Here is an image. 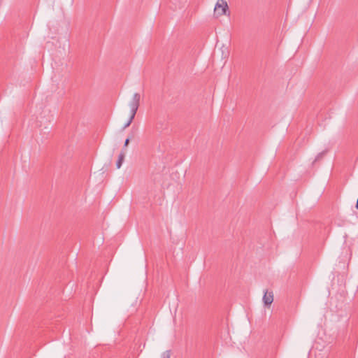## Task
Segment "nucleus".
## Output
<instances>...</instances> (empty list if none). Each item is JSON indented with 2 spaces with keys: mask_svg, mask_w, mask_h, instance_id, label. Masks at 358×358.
<instances>
[{
  "mask_svg": "<svg viewBox=\"0 0 358 358\" xmlns=\"http://www.w3.org/2000/svg\"><path fill=\"white\" fill-rule=\"evenodd\" d=\"M134 117H135V116L131 115H130L129 119L126 122V124L124 125L123 129H126L127 127H128L131 124V122L134 120Z\"/></svg>",
  "mask_w": 358,
  "mask_h": 358,
  "instance_id": "obj_6",
  "label": "nucleus"
},
{
  "mask_svg": "<svg viewBox=\"0 0 358 358\" xmlns=\"http://www.w3.org/2000/svg\"><path fill=\"white\" fill-rule=\"evenodd\" d=\"M141 94L139 93H134L132 100L129 103L130 113L131 115L135 116L140 106Z\"/></svg>",
  "mask_w": 358,
  "mask_h": 358,
  "instance_id": "obj_1",
  "label": "nucleus"
},
{
  "mask_svg": "<svg viewBox=\"0 0 358 358\" xmlns=\"http://www.w3.org/2000/svg\"><path fill=\"white\" fill-rule=\"evenodd\" d=\"M215 13L219 15H226L227 11L229 10L227 3L224 0H217L215 8Z\"/></svg>",
  "mask_w": 358,
  "mask_h": 358,
  "instance_id": "obj_2",
  "label": "nucleus"
},
{
  "mask_svg": "<svg viewBox=\"0 0 358 358\" xmlns=\"http://www.w3.org/2000/svg\"><path fill=\"white\" fill-rule=\"evenodd\" d=\"M125 157V152L124 150H122V152L120 153L118 156V159L116 162V167L117 169H120L122 164V162Z\"/></svg>",
  "mask_w": 358,
  "mask_h": 358,
  "instance_id": "obj_4",
  "label": "nucleus"
},
{
  "mask_svg": "<svg viewBox=\"0 0 358 358\" xmlns=\"http://www.w3.org/2000/svg\"><path fill=\"white\" fill-rule=\"evenodd\" d=\"M129 141H130V138H126L125 141H124V146H123V149L122 150L124 151L125 148L127 147V145H129Z\"/></svg>",
  "mask_w": 358,
  "mask_h": 358,
  "instance_id": "obj_8",
  "label": "nucleus"
},
{
  "mask_svg": "<svg viewBox=\"0 0 358 358\" xmlns=\"http://www.w3.org/2000/svg\"><path fill=\"white\" fill-rule=\"evenodd\" d=\"M263 302L266 306H269L273 301V293L272 291L268 292V290L264 291L263 296Z\"/></svg>",
  "mask_w": 358,
  "mask_h": 358,
  "instance_id": "obj_3",
  "label": "nucleus"
},
{
  "mask_svg": "<svg viewBox=\"0 0 358 358\" xmlns=\"http://www.w3.org/2000/svg\"><path fill=\"white\" fill-rule=\"evenodd\" d=\"M171 357V350H166L164 352L162 355L161 358H170Z\"/></svg>",
  "mask_w": 358,
  "mask_h": 358,
  "instance_id": "obj_7",
  "label": "nucleus"
},
{
  "mask_svg": "<svg viewBox=\"0 0 358 358\" xmlns=\"http://www.w3.org/2000/svg\"><path fill=\"white\" fill-rule=\"evenodd\" d=\"M326 151H322L321 152H320L315 157L314 162H313V164L315 163L316 162L320 160L321 159H322V157L324 156V155L326 154Z\"/></svg>",
  "mask_w": 358,
  "mask_h": 358,
  "instance_id": "obj_5",
  "label": "nucleus"
}]
</instances>
